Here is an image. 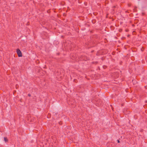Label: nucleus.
I'll return each mask as SVG.
<instances>
[{
	"instance_id": "nucleus-1",
	"label": "nucleus",
	"mask_w": 147,
	"mask_h": 147,
	"mask_svg": "<svg viewBox=\"0 0 147 147\" xmlns=\"http://www.w3.org/2000/svg\"><path fill=\"white\" fill-rule=\"evenodd\" d=\"M16 51L19 57H21L22 56L21 52L19 49H17Z\"/></svg>"
},
{
	"instance_id": "nucleus-2",
	"label": "nucleus",
	"mask_w": 147,
	"mask_h": 147,
	"mask_svg": "<svg viewBox=\"0 0 147 147\" xmlns=\"http://www.w3.org/2000/svg\"><path fill=\"white\" fill-rule=\"evenodd\" d=\"M4 140L5 142H8V140L7 138L6 137H4Z\"/></svg>"
},
{
	"instance_id": "nucleus-3",
	"label": "nucleus",
	"mask_w": 147,
	"mask_h": 147,
	"mask_svg": "<svg viewBox=\"0 0 147 147\" xmlns=\"http://www.w3.org/2000/svg\"><path fill=\"white\" fill-rule=\"evenodd\" d=\"M98 102H97V103L98 104V105H99H99H102V102L101 101H99V103H98Z\"/></svg>"
},
{
	"instance_id": "nucleus-4",
	"label": "nucleus",
	"mask_w": 147,
	"mask_h": 147,
	"mask_svg": "<svg viewBox=\"0 0 147 147\" xmlns=\"http://www.w3.org/2000/svg\"><path fill=\"white\" fill-rule=\"evenodd\" d=\"M117 142H118V143H119L120 142V141H119V140H117Z\"/></svg>"
},
{
	"instance_id": "nucleus-5",
	"label": "nucleus",
	"mask_w": 147,
	"mask_h": 147,
	"mask_svg": "<svg viewBox=\"0 0 147 147\" xmlns=\"http://www.w3.org/2000/svg\"><path fill=\"white\" fill-rule=\"evenodd\" d=\"M28 96H29V97H30L31 96V94H28Z\"/></svg>"
}]
</instances>
